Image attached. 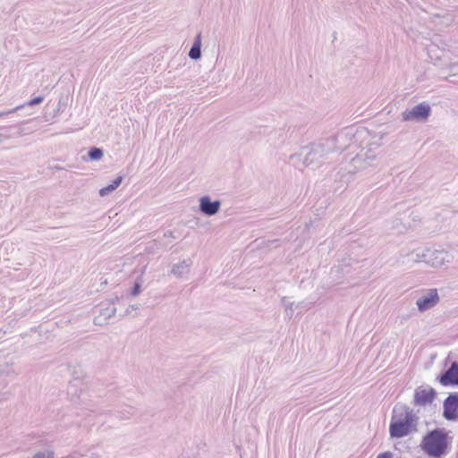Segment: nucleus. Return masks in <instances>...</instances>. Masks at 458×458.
Returning <instances> with one entry per match:
<instances>
[{"label":"nucleus","mask_w":458,"mask_h":458,"mask_svg":"<svg viewBox=\"0 0 458 458\" xmlns=\"http://www.w3.org/2000/svg\"><path fill=\"white\" fill-rule=\"evenodd\" d=\"M369 136V132L365 130L357 131L355 134L352 129H345L338 133L335 137L327 138L322 141L312 143L301 148L300 152L291 156V159L296 163L301 162L303 166H309L320 161L329 152L335 148L344 149V143L346 140H351L353 137L355 141L359 140H365Z\"/></svg>","instance_id":"obj_1"},{"label":"nucleus","mask_w":458,"mask_h":458,"mask_svg":"<svg viewBox=\"0 0 458 458\" xmlns=\"http://www.w3.org/2000/svg\"><path fill=\"white\" fill-rule=\"evenodd\" d=\"M417 418L412 411L406 408H394L389 427L392 437L401 438L416 429Z\"/></svg>","instance_id":"obj_2"},{"label":"nucleus","mask_w":458,"mask_h":458,"mask_svg":"<svg viewBox=\"0 0 458 458\" xmlns=\"http://www.w3.org/2000/svg\"><path fill=\"white\" fill-rule=\"evenodd\" d=\"M380 152L379 139L373 140L362 147L360 152L352 159L353 165L358 170L374 165V161Z\"/></svg>","instance_id":"obj_3"},{"label":"nucleus","mask_w":458,"mask_h":458,"mask_svg":"<svg viewBox=\"0 0 458 458\" xmlns=\"http://www.w3.org/2000/svg\"><path fill=\"white\" fill-rule=\"evenodd\" d=\"M445 447V436L440 430H433L423 438L422 448L429 456L439 458Z\"/></svg>","instance_id":"obj_4"},{"label":"nucleus","mask_w":458,"mask_h":458,"mask_svg":"<svg viewBox=\"0 0 458 458\" xmlns=\"http://www.w3.org/2000/svg\"><path fill=\"white\" fill-rule=\"evenodd\" d=\"M430 114V106L426 103H421L413 106L410 110H405L402 116L403 121H424Z\"/></svg>","instance_id":"obj_5"},{"label":"nucleus","mask_w":458,"mask_h":458,"mask_svg":"<svg viewBox=\"0 0 458 458\" xmlns=\"http://www.w3.org/2000/svg\"><path fill=\"white\" fill-rule=\"evenodd\" d=\"M439 302V296L437 289H429L418 298L416 305L420 312L434 308Z\"/></svg>","instance_id":"obj_6"},{"label":"nucleus","mask_w":458,"mask_h":458,"mask_svg":"<svg viewBox=\"0 0 458 458\" xmlns=\"http://www.w3.org/2000/svg\"><path fill=\"white\" fill-rule=\"evenodd\" d=\"M443 416L447 420H458V393L450 394L444 401Z\"/></svg>","instance_id":"obj_7"},{"label":"nucleus","mask_w":458,"mask_h":458,"mask_svg":"<svg viewBox=\"0 0 458 458\" xmlns=\"http://www.w3.org/2000/svg\"><path fill=\"white\" fill-rule=\"evenodd\" d=\"M448 258L447 252L440 250L426 249L425 263L431 267H440L445 264Z\"/></svg>","instance_id":"obj_8"},{"label":"nucleus","mask_w":458,"mask_h":458,"mask_svg":"<svg viewBox=\"0 0 458 458\" xmlns=\"http://www.w3.org/2000/svg\"><path fill=\"white\" fill-rule=\"evenodd\" d=\"M221 207L219 200H211L208 196H203L199 199V211L208 216L216 215Z\"/></svg>","instance_id":"obj_9"},{"label":"nucleus","mask_w":458,"mask_h":458,"mask_svg":"<svg viewBox=\"0 0 458 458\" xmlns=\"http://www.w3.org/2000/svg\"><path fill=\"white\" fill-rule=\"evenodd\" d=\"M442 386H458V363L453 362L449 369L439 378Z\"/></svg>","instance_id":"obj_10"},{"label":"nucleus","mask_w":458,"mask_h":458,"mask_svg":"<svg viewBox=\"0 0 458 458\" xmlns=\"http://www.w3.org/2000/svg\"><path fill=\"white\" fill-rule=\"evenodd\" d=\"M435 390L431 387L418 388L415 391L414 402L417 405H426L433 402L435 398Z\"/></svg>","instance_id":"obj_11"},{"label":"nucleus","mask_w":458,"mask_h":458,"mask_svg":"<svg viewBox=\"0 0 458 458\" xmlns=\"http://www.w3.org/2000/svg\"><path fill=\"white\" fill-rule=\"evenodd\" d=\"M116 308L114 301L103 303L100 308V314L95 318L94 323L96 325H103L108 318L114 316Z\"/></svg>","instance_id":"obj_12"},{"label":"nucleus","mask_w":458,"mask_h":458,"mask_svg":"<svg viewBox=\"0 0 458 458\" xmlns=\"http://www.w3.org/2000/svg\"><path fill=\"white\" fill-rule=\"evenodd\" d=\"M426 259V249L425 250H416L407 253L405 256L401 255L399 262L403 265L414 264L424 262Z\"/></svg>","instance_id":"obj_13"},{"label":"nucleus","mask_w":458,"mask_h":458,"mask_svg":"<svg viewBox=\"0 0 458 458\" xmlns=\"http://www.w3.org/2000/svg\"><path fill=\"white\" fill-rule=\"evenodd\" d=\"M191 264L192 261L190 259H184L182 262L174 265L172 274L177 277H182L183 275L189 273Z\"/></svg>","instance_id":"obj_14"},{"label":"nucleus","mask_w":458,"mask_h":458,"mask_svg":"<svg viewBox=\"0 0 458 458\" xmlns=\"http://www.w3.org/2000/svg\"><path fill=\"white\" fill-rule=\"evenodd\" d=\"M10 370L11 369L8 365L0 366V401L5 399L7 396V394L3 393L2 390H4L8 385L7 377Z\"/></svg>","instance_id":"obj_15"},{"label":"nucleus","mask_w":458,"mask_h":458,"mask_svg":"<svg viewBox=\"0 0 458 458\" xmlns=\"http://www.w3.org/2000/svg\"><path fill=\"white\" fill-rule=\"evenodd\" d=\"M189 56L192 60H198L201 56V35L198 34L190 49Z\"/></svg>","instance_id":"obj_16"},{"label":"nucleus","mask_w":458,"mask_h":458,"mask_svg":"<svg viewBox=\"0 0 458 458\" xmlns=\"http://www.w3.org/2000/svg\"><path fill=\"white\" fill-rule=\"evenodd\" d=\"M54 457H55L54 451L44 450V451H39V452L36 453L35 454H33L32 456L27 457V458H54Z\"/></svg>","instance_id":"obj_17"},{"label":"nucleus","mask_w":458,"mask_h":458,"mask_svg":"<svg viewBox=\"0 0 458 458\" xmlns=\"http://www.w3.org/2000/svg\"><path fill=\"white\" fill-rule=\"evenodd\" d=\"M89 157L91 160H98L103 157V150L98 148H92L89 151Z\"/></svg>","instance_id":"obj_18"},{"label":"nucleus","mask_w":458,"mask_h":458,"mask_svg":"<svg viewBox=\"0 0 458 458\" xmlns=\"http://www.w3.org/2000/svg\"><path fill=\"white\" fill-rule=\"evenodd\" d=\"M283 301H284V308H285L286 315L291 318L293 317V314L294 303L291 302L289 301H286L285 299H284Z\"/></svg>","instance_id":"obj_19"},{"label":"nucleus","mask_w":458,"mask_h":458,"mask_svg":"<svg viewBox=\"0 0 458 458\" xmlns=\"http://www.w3.org/2000/svg\"><path fill=\"white\" fill-rule=\"evenodd\" d=\"M114 190L113 189V187L111 186V184H108L107 186L106 187H103L100 189L99 191V195L101 197H105V196H107L109 195L111 192H113Z\"/></svg>","instance_id":"obj_20"},{"label":"nucleus","mask_w":458,"mask_h":458,"mask_svg":"<svg viewBox=\"0 0 458 458\" xmlns=\"http://www.w3.org/2000/svg\"><path fill=\"white\" fill-rule=\"evenodd\" d=\"M140 288H141V281H139V282H136L134 284V286L132 287L131 291V294L132 296H137L140 294Z\"/></svg>","instance_id":"obj_21"},{"label":"nucleus","mask_w":458,"mask_h":458,"mask_svg":"<svg viewBox=\"0 0 458 458\" xmlns=\"http://www.w3.org/2000/svg\"><path fill=\"white\" fill-rule=\"evenodd\" d=\"M123 180V176H118L110 183L114 191L121 185Z\"/></svg>","instance_id":"obj_22"},{"label":"nucleus","mask_w":458,"mask_h":458,"mask_svg":"<svg viewBox=\"0 0 458 458\" xmlns=\"http://www.w3.org/2000/svg\"><path fill=\"white\" fill-rule=\"evenodd\" d=\"M43 99H44L43 97H36V98H32L31 100H30L29 105L30 106L38 105L43 101Z\"/></svg>","instance_id":"obj_23"},{"label":"nucleus","mask_w":458,"mask_h":458,"mask_svg":"<svg viewBox=\"0 0 458 458\" xmlns=\"http://www.w3.org/2000/svg\"><path fill=\"white\" fill-rule=\"evenodd\" d=\"M376 458H394V454L390 451L379 454Z\"/></svg>","instance_id":"obj_24"},{"label":"nucleus","mask_w":458,"mask_h":458,"mask_svg":"<svg viewBox=\"0 0 458 458\" xmlns=\"http://www.w3.org/2000/svg\"><path fill=\"white\" fill-rule=\"evenodd\" d=\"M450 72L454 74L458 73V63H455L450 66Z\"/></svg>","instance_id":"obj_25"},{"label":"nucleus","mask_w":458,"mask_h":458,"mask_svg":"<svg viewBox=\"0 0 458 458\" xmlns=\"http://www.w3.org/2000/svg\"><path fill=\"white\" fill-rule=\"evenodd\" d=\"M87 456L88 458H100V455L96 452H90Z\"/></svg>","instance_id":"obj_26"},{"label":"nucleus","mask_w":458,"mask_h":458,"mask_svg":"<svg viewBox=\"0 0 458 458\" xmlns=\"http://www.w3.org/2000/svg\"><path fill=\"white\" fill-rule=\"evenodd\" d=\"M138 310V307L134 306V305H131L130 306L127 310H126V312L127 313H130L131 310Z\"/></svg>","instance_id":"obj_27"},{"label":"nucleus","mask_w":458,"mask_h":458,"mask_svg":"<svg viewBox=\"0 0 458 458\" xmlns=\"http://www.w3.org/2000/svg\"><path fill=\"white\" fill-rule=\"evenodd\" d=\"M457 55H458V54H457Z\"/></svg>","instance_id":"obj_28"}]
</instances>
